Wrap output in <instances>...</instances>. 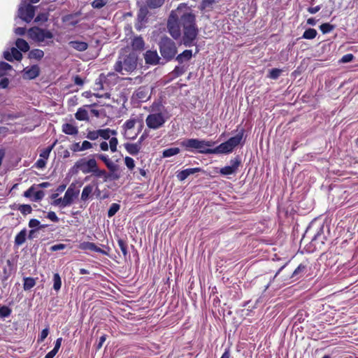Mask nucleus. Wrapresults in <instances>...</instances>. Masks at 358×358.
Returning <instances> with one entry per match:
<instances>
[{"instance_id":"obj_49","label":"nucleus","mask_w":358,"mask_h":358,"mask_svg":"<svg viewBox=\"0 0 358 358\" xmlns=\"http://www.w3.org/2000/svg\"><path fill=\"white\" fill-rule=\"evenodd\" d=\"M99 137H101L104 140H108L110 138L109 134V128L99 129Z\"/></svg>"},{"instance_id":"obj_48","label":"nucleus","mask_w":358,"mask_h":358,"mask_svg":"<svg viewBox=\"0 0 358 358\" xmlns=\"http://www.w3.org/2000/svg\"><path fill=\"white\" fill-rule=\"evenodd\" d=\"M124 163L129 170H133L135 167L134 160L130 157H126L124 158Z\"/></svg>"},{"instance_id":"obj_27","label":"nucleus","mask_w":358,"mask_h":358,"mask_svg":"<svg viewBox=\"0 0 358 358\" xmlns=\"http://www.w3.org/2000/svg\"><path fill=\"white\" fill-rule=\"evenodd\" d=\"M93 192V186L91 185H87L85 186L81 193V200L83 201H87L90 197L92 196Z\"/></svg>"},{"instance_id":"obj_17","label":"nucleus","mask_w":358,"mask_h":358,"mask_svg":"<svg viewBox=\"0 0 358 358\" xmlns=\"http://www.w3.org/2000/svg\"><path fill=\"white\" fill-rule=\"evenodd\" d=\"M148 11L146 8H141L137 14V23L135 27L137 30H141L143 24L147 21Z\"/></svg>"},{"instance_id":"obj_40","label":"nucleus","mask_w":358,"mask_h":358,"mask_svg":"<svg viewBox=\"0 0 358 358\" xmlns=\"http://www.w3.org/2000/svg\"><path fill=\"white\" fill-rule=\"evenodd\" d=\"M120 206L118 203H112L108 210V217H111L115 215L116 213L120 210Z\"/></svg>"},{"instance_id":"obj_2","label":"nucleus","mask_w":358,"mask_h":358,"mask_svg":"<svg viewBox=\"0 0 358 358\" xmlns=\"http://www.w3.org/2000/svg\"><path fill=\"white\" fill-rule=\"evenodd\" d=\"M138 55L135 52L124 51L119 55L113 68L116 72L122 75L123 71L131 73L136 69Z\"/></svg>"},{"instance_id":"obj_1","label":"nucleus","mask_w":358,"mask_h":358,"mask_svg":"<svg viewBox=\"0 0 358 358\" xmlns=\"http://www.w3.org/2000/svg\"><path fill=\"white\" fill-rule=\"evenodd\" d=\"M167 28L171 36L176 40L180 38L182 31V43L187 47L193 45L199 34L196 16L189 8L182 10L178 7L176 10L171 11Z\"/></svg>"},{"instance_id":"obj_29","label":"nucleus","mask_w":358,"mask_h":358,"mask_svg":"<svg viewBox=\"0 0 358 358\" xmlns=\"http://www.w3.org/2000/svg\"><path fill=\"white\" fill-rule=\"evenodd\" d=\"M15 45L17 48L22 52H26L29 50V45L24 39L17 38Z\"/></svg>"},{"instance_id":"obj_45","label":"nucleus","mask_w":358,"mask_h":358,"mask_svg":"<svg viewBox=\"0 0 358 358\" xmlns=\"http://www.w3.org/2000/svg\"><path fill=\"white\" fill-rule=\"evenodd\" d=\"M99 129L88 131L86 137L91 141H95L99 137Z\"/></svg>"},{"instance_id":"obj_47","label":"nucleus","mask_w":358,"mask_h":358,"mask_svg":"<svg viewBox=\"0 0 358 358\" xmlns=\"http://www.w3.org/2000/svg\"><path fill=\"white\" fill-rule=\"evenodd\" d=\"M49 334V329L48 327H46L45 329H43L41 334L38 335L37 342L38 343H42L48 336Z\"/></svg>"},{"instance_id":"obj_44","label":"nucleus","mask_w":358,"mask_h":358,"mask_svg":"<svg viewBox=\"0 0 358 358\" xmlns=\"http://www.w3.org/2000/svg\"><path fill=\"white\" fill-rule=\"evenodd\" d=\"M12 52V57L13 60L15 59L17 61H20L22 59V54L21 53L20 50L15 48H12L10 49Z\"/></svg>"},{"instance_id":"obj_24","label":"nucleus","mask_w":358,"mask_h":358,"mask_svg":"<svg viewBox=\"0 0 358 358\" xmlns=\"http://www.w3.org/2000/svg\"><path fill=\"white\" fill-rule=\"evenodd\" d=\"M192 57V51L191 50H185L176 57V60L182 64L184 62H188Z\"/></svg>"},{"instance_id":"obj_64","label":"nucleus","mask_w":358,"mask_h":358,"mask_svg":"<svg viewBox=\"0 0 358 358\" xmlns=\"http://www.w3.org/2000/svg\"><path fill=\"white\" fill-rule=\"evenodd\" d=\"M25 32H26V28H24V27H17L15 29V33L19 36L24 35Z\"/></svg>"},{"instance_id":"obj_22","label":"nucleus","mask_w":358,"mask_h":358,"mask_svg":"<svg viewBox=\"0 0 358 358\" xmlns=\"http://www.w3.org/2000/svg\"><path fill=\"white\" fill-rule=\"evenodd\" d=\"M126 150L131 155H136L139 153L141 146L138 145V144L135 143H127L124 145Z\"/></svg>"},{"instance_id":"obj_63","label":"nucleus","mask_w":358,"mask_h":358,"mask_svg":"<svg viewBox=\"0 0 358 358\" xmlns=\"http://www.w3.org/2000/svg\"><path fill=\"white\" fill-rule=\"evenodd\" d=\"M9 85V80L7 78H3L0 81V87L1 88H6Z\"/></svg>"},{"instance_id":"obj_59","label":"nucleus","mask_w":358,"mask_h":358,"mask_svg":"<svg viewBox=\"0 0 358 358\" xmlns=\"http://www.w3.org/2000/svg\"><path fill=\"white\" fill-rule=\"evenodd\" d=\"M36 166L38 169H43L46 165V161L43 159H38L36 162Z\"/></svg>"},{"instance_id":"obj_51","label":"nucleus","mask_w":358,"mask_h":358,"mask_svg":"<svg viewBox=\"0 0 358 358\" xmlns=\"http://www.w3.org/2000/svg\"><path fill=\"white\" fill-rule=\"evenodd\" d=\"M66 248V245H65L64 243H59V244H55V245H52L50 248V250L52 251V252H55V251H57V250H64Z\"/></svg>"},{"instance_id":"obj_60","label":"nucleus","mask_w":358,"mask_h":358,"mask_svg":"<svg viewBox=\"0 0 358 358\" xmlns=\"http://www.w3.org/2000/svg\"><path fill=\"white\" fill-rule=\"evenodd\" d=\"M92 148V143L87 141H84L81 145V149L83 150H86L88 149H91Z\"/></svg>"},{"instance_id":"obj_23","label":"nucleus","mask_w":358,"mask_h":358,"mask_svg":"<svg viewBox=\"0 0 358 358\" xmlns=\"http://www.w3.org/2000/svg\"><path fill=\"white\" fill-rule=\"evenodd\" d=\"M117 245L121 250L123 257L127 259L128 257H129V253L128 251V244L126 239L119 238L117 240Z\"/></svg>"},{"instance_id":"obj_36","label":"nucleus","mask_w":358,"mask_h":358,"mask_svg":"<svg viewBox=\"0 0 358 358\" xmlns=\"http://www.w3.org/2000/svg\"><path fill=\"white\" fill-rule=\"evenodd\" d=\"M180 150L179 148H170L168 149H166L163 151V157H170L173 155H178L180 152Z\"/></svg>"},{"instance_id":"obj_56","label":"nucleus","mask_w":358,"mask_h":358,"mask_svg":"<svg viewBox=\"0 0 358 358\" xmlns=\"http://www.w3.org/2000/svg\"><path fill=\"white\" fill-rule=\"evenodd\" d=\"M354 59V56L352 54H346L345 55L343 56V57L341 58V62H343V63H348V62H350L351 61H352Z\"/></svg>"},{"instance_id":"obj_58","label":"nucleus","mask_w":358,"mask_h":358,"mask_svg":"<svg viewBox=\"0 0 358 358\" xmlns=\"http://www.w3.org/2000/svg\"><path fill=\"white\" fill-rule=\"evenodd\" d=\"M48 20V17L46 14L41 13L38 14L36 17L35 18V22H45Z\"/></svg>"},{"instance_id":"obj_4","label":"nucleus","mask_w":358,"mask_h":358,"mask_svg":"<svg viewBox=\"0 0 358 358\" xmlns=\"http://www.w3.org/2000/svg\"><path fill=\"white\" fill-rule=\"evenodd\" d=\"M73 169L80 171L84 174L92 173L96 178H101L106 174V170L100 169L97 162L94 158L87 159L82 158L78 159L74 164Z\"/></svg>"},{"instance_id":"obj_14","label":"nucleus","mask_w":358,"mask_h":358,"mask_svg":"<svg viewBox=\"0 0 358 358\" xmlns=\"http://www.w3.org/2000/svg\"><path fill=\"white\" fill-rule=\"evenodd\" d=\"M80 191L76 188V185L72 183L68 187L64 196V202L66 206H71L73 200L78 196Z\"/></svg>"},{"instance_id":"obj_6","label":"nucleus","mask_w":358,"mask_h":358,"mask_svg":"<svg viewBox=\"0 0 358 358\" xmlns=\"http://www.w3.org/2000/svg\"><path fill=\"white\" fill-rule=\"evenodd\" d=\"M159 48L162 57L166 61L171 60L177 54L175 42L168 37H164L160 40Z\"/></svg>"},{"instance_id":"obj_54","label":"nucleus","mask_w":358,"mask_h":358,"mask_svg":"<svg viewBox=\"0 0 358 358\" xmlns=\"http://www.w3.org/2000/svg\"><path fill=\"white\" fill-rule=\"evenodd\" d=\"M29 227L33 229V228H35V227H38L39 229V226H40V221L37 219H31L29 222Z\"/></svg>"},{"instance_id":"obj_15","label":"nucleus","mask_w":358,"mask_h":358,"mask_svg":"<svg viewBox=\"0 0 358 358\" xmlns=\"http://www.w3.org/2000/svg\"><path fill=\"white\" fill-rule=\"evenodd\" d=\"M19 17L26 22H30L35 15V8L29 4L24 8H20L18 10Z\"/></svg>"},{"instance_id":"obj_52","label":"nucleus","mask_w":358,"mask_h":358,"mask_svg":"<svg viewBox=\"0 0 358 358\" xmlns=\"http://www.w3.org/2000/svg\"><path fill=\"white\" fill-rule=\"evenodd\" d=\"M64 198L56 199L52 201V205L55 206H59L60 208L66 207V205L64 204Z\"/></svg>"},{"instance_id":"obj_10","label":"nucleus","mask_w":358,"mask_h":358,"mask_svg":"<svg viewBox=\"0 0 358 358\" xmlns=\"http://www.w3.org/2000/svg\"><path fill=\"white\" fill-rule=\"evenodd\" d=\"M165 122L166 119L162 113H151L145 119L148 127L152 129L160 128Z\"/></svg>"},{"instance_id":"obj_9","label":"nucleus","mask_w":358,"mask_h":358,"mask_svg":"<svg viewBox=\"0 0 358 358\" xmlns=\"http://www.w3.org/2000/svg\"><path fill=\"white\" fill-rule=\"evenodd\" d=\"M28 34L29 38L38 42H43L46 38L51 39L53 38V34L50 31L38 27L30 28L28 30Z\"/></svg>"},{"instance_id":"obj_26","label":"nucleus","mask_w":358,"mask_h":358,"mask_svg":"<svg viewBox=\"0 0 358 358\" xmlns=\"http://www.w3.org/2000/svg\"><path fill=\"white\" fill-rule=\"evenodd\" d=\"M27 229H23L15 237V245L17 246L22 245L26 241Z\"/></svg>"},{"instance_id":"obj_3","label":"nucleus","mask_w":358,"mask_h":358,"mask_svg":"<svg viewBox=\"0 0 358 358\" xmlns=\"http://www.w3.org/2000/svg\"><path fill=\"white\" fill-rule=\"evenodd\" d=\"M179 144L184 150L187 152L196 151L201 154H214V148H209L215 144L211 141L185 138L181 141Z\"/></svg>"},{"instance_id":"obj_37","label":"nucleus","mask_w":358,"mask_h":358,"mask_svg":"<svg viewBox=\"0 0 358 358\" xmlns=\"http://www.w3.org/2000/svg\"><path fill=\"white\" fill-rule=\"evenodd\" d=\"M55 144H56V142H55L52 145H51L44 148L43 150H41V152L40 153V157L46 161V159H48V157L50 156V153L52 151L54 146L55 145Z\"/></svg>"},{"instance_id":"obj_18","label":"nucleus","mask_w":358,"mask_h":358,"mask_svg":"<svg viewBox=\"0 0 358 358\" xmlns=\"http://www.w3.org/2000/svg\"><path fill=\"white\" fill-rule=\"evenodd\" d=\"M26 78L32 80L38 77L40 74V68L38 65L34 64L30 67H27L24 70Z\"/></svg>"},{"instance_id":"obj_42","label":"nucleus","mask_w":358,"mask_h":358,"mask_svg":"<svg viewBox=\"0 0 358 358\" xmlns=\"http://www.w3.org/2000/svg\"><path fill=\"white\" fill-rule=\"evenodd\" d=\"M334 29V26L329 23H323L320 26V29L322 34L331 32Z\"/></svg>"},{"instance_id":"obj_7","label":"nucleus","mask_w":358,"mask_h":358,"mask_svg":"<svg viewBox=\"0 0 358 358\" xmlns=\"http://www.w3.org/2000/svg\"><path fill=\"white\" fill-rule=\"evenodd\" d=\"M310 269V264L308 259L303 261L292 273L291 275L282 277V281H287L292 279L293 281L299 280V278L304 276Z\"/></svg>"},{"instance_id":"obj_31","label":"nucleus","mask_w":358,"mask_h":358,"mask_svg":"<svg viewBox=\"0 0 358 358\" xmlns=\"http://www.w3.org/2000/svg\"><path fill=\"white\" fill-rule=\"evenodd\" d=\"M11 208L17 209L23 215H27L32 212V208L29 204H20L18 205L17 208H15L13 206H11Z\"/></svg>"},{"instance_id":"obj_61","label":"nucleus","mask_w":358,"mask_h":358,"mask_svg":"<svg viewBox=\"0 0 358 358\" xmlns=\"http://www.w3.org/2000/svg\"><path fill=\"white\" fill-rule=\"evenodd\" d=\"M96 156L99 159L101 160L105 164V165L106 164V163L110 161V159L108 157L107 155L103 154H98Z\"/></svg>"},{"instance_id":"obj_39","label":"nucleus","mask_w":358,"mask_h":358,"mask_svg":"<svg viewBox=\"0 0 358 358\" xmlns=\"http://www.w3.org/2000/svg\"><path fill=\"white\" fill-rule=\"evenodd\" d=\"M53 288L55 290L58 291L60 289L62 286V280L59 273H55L53 275Z\"/></svg>"},{"instance_id":"obj_50","label":"nucleus","mask_w":358,"mask_h":358,"mask_svg":"<svg viewBox=\"0 0 358 358\" xmlns=\"http://www.w3.org/2000/svg\"><path fill=\"white\" fill-rule=\"evenodd\" d=\"M44 196H45L44 192L43 190H38V191H36V192H34V197H33V199H31V200L34 201H41V199H43Z\"/></svg>"},{"instance_id":"obj_41","label":"nucleus","mask_w":358,"mask_h":358,"mask_svg":"<svg viewBox=\"0 0 358 358\" xmlns=\"http://www.w3.org/2000/svg\"><path fill=\"white\" fill-rule=\"evenodd\" d=\"M11 313L12 310L9 307L6 306H0V317H8L10 315Z\"/></svg>"},{"instance_id":"obj_32","label":"nucleus","mask_w":358,"mask_h":358,"mask_svg":"<svg viewBox=\"0 0 358 358\" xmlns=\"http://www.w3.org/2000/svg\"><path fill=\"white\" fill-rule=\"evenodd\" d=\"M75 117L80 121L88 120V113L85 109L79 108L75 114Z\"/></svg>"},{"instance_id":"obj_20","label":"nucleus","mask_w":358,"mask_h":358,"mask_svg":"<svg viewBox=\"0 0 358 358\" xmlns=\"http://www.w3.org/2000/svg\"><path fill=\"white\" fill-rule=\"evenodd\" d=\"M131 45L133 52L141 51L144 49L145 42L141 36H136L133 38Z\"/></svg>"},{"instance_id":"obj_28","label":"nucleus","mask_w":358,"mask_h":358,"mask_svg":"<svg viewBox=\"0 0 358 358\" xmlns=\"http://www.w3.org/2000/svg\"><path fill=\"white\" fill-rule=\"evenodd\" d=\"M36 279L31 277L24 278L23 289L25 291L30 290L36 285Z\"/></svg>"},{"instance_id":"obj_34","label":"nucleus","mask_w":358,"mask_h":358,"mask_svg":"<svg viewBox=\"0 0 358 358\" xmlns=\"http://www.w3.org/2000/svg\"><path fill=\"white\" fill-rule=\"evenodd\" d=\"M186 70L187 67L185 66H176L171 73V75L173 78H176L182 76L186 71Z\"/></svg>"},{"instance_id":"obj_43","label":"nucleus","mask_w":358,"mask_h":358,"mask_svg":"<svg viewBox=\"0 0 358 358\" xmlns=\"http://www.w3.org/2000/svg\"><path fill=\"white\" fill-rule=\"evenodd\" d=\"M281 73H282L281 69H276V68L272 69L269 71V74H268V77L270 78L271 79L276 80L280 77Z\"/></svg>"},{"instance_id":"obj_33","label":"nucleus","mask_w":358,"mask_h":358,"mask_svg":"<svg viewBox=\"0 0 358 358\" xmlns=\"http://www.w3.org/2000/svg\"><path fill=\"white\" fill-rule=\"evenodd\" d=\"M165 0H145L146 6L150 9H155L161 7Z\"/></svg>"},{"instance_id":"obj_12","label":"nucleus","mask_w":358,"mask_h":358,"mask_svg":"<svg viewBox=\"0 0 358 358\" xmlns=\"http://www.w3.org/2000/svg\"><path fill=\"white\" fill-rule=\"evenodd\" d=\"M103 248L107 249V250H103L96 245L95 243L88 241H84L83 243H80L78 245V248L82 250H90L99 253H101L102 255H109L108 251L110 250V248L108 246H106L104 245H102Z\"/></svg>"},{"instance_id":"obj_16","label":"nucleus","mask_w":358,"mask_h":358,"mask_svg":"<svg viewBox=\"0 0 358 358\" xmlns=\"http://www.w3.org/2000/svg\"><path fill=\"white\" fill-rule=\"evenodd\" d=\"M146 64L156 65L159 63L160 57L156 50H148L144 55Z\"/></svg>"},{"instance_id":"obj_62","label":"nucleus","mask_w":358,"mask_h":358,"mask_svg":"<svg viewBox=\"0 0 358 358\" xmlns=\"http://www.w3.org/2000/svg\"><path fill=\"white\" fill-rule=\"evenodd\" d=\"M71 150L73 152L83 151V150L81 149V145H80V143H73L71 147Z\"/></svg>"},{"instance_id":"obj_35","label":"nucleus","mask_w":358,"mask_h":358,"mask_svg":"<svg viewBox=\"0 0 358 358\" xmlns=\"http://www.w3.org/2000/svg\"><path fill=\"white\" fill-rule=\"evenodd\" d=\"M317 34V32L316 29H313V28H309L303 32L302 38H305V39L311 40V39L315 38L316 37Z\"/></svg>"},{"instance_id":"obj_13","label":"nucleus","mask_w":358,"mask_h":358,"mask_svg":"<svg viewBox=\"0 0 358 358\" xmlns=\"http://www.w3.org/2000/svg\"><path fill=\"white\" fill-rule=\"evenodd\" d=\"M230 164V166H224L220 169V173L221 175L228 176L235 173L238 169L240 165L241 164V159L240 157L237 156L234 159H231Z\"/></svg>"},{"instance_id":"obj_8","label":"nucleus","mask_w":358,"mask_h":358,"mask_svg":"<svg viewBox=\"0 0 358 358\" xmlns=\"http://www.w3.org/2000/svg\"><path fill=\"white\" fill-rule=\"evenodd\" d=\"M137 122V120L135 118H131L127 120L122 126V134L124 138L134 140L135 139L140 131H141V128L143 125L141 124V128L138 129L137 132L133 131V129L134 128Z\"/></svg>"},{"instance_id":"obj_55","label":"nucleus","mask_w":358,"mask_h":358,"mask_svg":"<svg viewBox=\"0 0 358 358\" xmlns=\"http://www.w3.org/2000/svg\"><path fill=\"white\" fill-rule=\"evenodd\" d=\"M35 185L31 186L27 190L24 192V196L27 198H31L32 194H34Z\"/></svg>"},{"instance_id":"obj_11","label":"nucleus","mask_w":358,"mask_h":358,"mask_svg":"<svg viewBox=\"0 0 358 358\" xmlns=\"http://www.w3.org/2000/svg\"><path fill=\"white\" fill-rule=\"evenodd\" d=\"M106 166L108 169L110 173H107L106 171V174L104 176H101V178H103V181L117 180L120 178V174L117 173L119 166L113 163L111 160L106 163Z\"/></svg>"},{"instance_id":"obj_57","label":"nucleus","mask_w":358,"mask_h":358,"mask_svg":"<svg viewBox=\"0 0 358 358\" xmlns=\"http://www.w3.org/2000/svg\"><path fill=\"white\" fill-rule=\"evenodd\" d=\"M12 66L7 62H0V70L1 71H8L11 69Z\"/></svg>"},{"instance_id":"obj_5","label":"nucleus","mask_w":358,"mask_h":358,"mask_svg":"<svg viewBox=\"0 0 358 358\" xmlns=\"http://www.w3.org/2000/svg\"><path fill=\"white\" fill-rule=\"evenodd\" d=\"M245 130L242 129L235 136L229 138L214 148V154H227L231 152L238 145L243 138Z\"/></svg>"},{"instance_id":"obj_21","label":"nucleus","mask_w":358,"mask_h":358,"mask_svg":"<svg viewBox=\"0 0 358 358\" xmlns=\"http://www.w3.org/2000/svg\"><path fill=\"white\" fill-rule=\"evenodd\" d=\"M69 45L73 49L83 52L86 50L88 48V44L84 41H71L69 43Z\"/></svg>"},{"instance_id":"obj_25","label":"nucleus","mask_w":358,"mask_h":358,"mask_svg":"<svg viewBox=\"0 0 358 358\" xmlns=\"http://www.w3.org/2000/svg\"><path fill=\"white\" fill-rule=\"evenodd\" d=\"M62 131L68 135H76L78 133V129L72 124L65 123L62 125Z\"/></svg>"},{"instance_id":"obj_38","label":"nucleus","mask_w":358,"mask_h":358,"mask_svg":"<svg viewBox=\"0 0 358 358\" xmlns=\"http://www.w3.org/2000/svg\"><path fill=\"white\" fill-rule=\"evenodd\" d=\"M108 3V0H94L92 3V7L96 9H101Z\"/></svg>"},{"instance_id":"obj_19","label":"nucleus","mask_w":358,"mask_h":358,"mask_svg":"<svg viewBox=\"0 0 358 358\" xmlns=\"http://www.w3.org/2000/svg\"><path fill=\"white\" fill-rule=\"evenodd\" d=\"M201 171H202V169L200 167L186 169L179 172L177 174V178L180 181H183L189 176L194 174L196 173H199Z\"/></svg>"},{"instance_id":"obj_30","label":"nucleus","mask_w":358,"mask_h":358,"mask_svg":"<svg viewBox=\"0 0 358 358\" xmlns=\"http://www.w3.org/2000/svg\"><path fill=\"white\" fill-rule=\"evenodd\" d=\"M44 56V52L41 49H33L29 51L28 57L29 59L41 60Z\"/></svg>"},{"instance_id":"obj_53","label":"nucleus","mask_w":358,"mask_h":358,"mask_svg":"<svg viewBox=\"0 0 358 358\" xmlns=\"http://www.w3.org/2000/svg\"><path fill=\"white\" fill-rule=\"evenodd\" d=\"M46 217L54 222H58L59 218L54 211H50L48 213Z\"/></svg>"},{"instance_id":"obj_46","label":"nucleus","mask_w":358,"mask_h":358,"mask_svg":"<svg viewBox=\"0 0 358 358\" xmlns=\"http://www.w3.org/2000/svg\"><path fill=\"white\" fill-rule=\"evenodd\" d=\"M118 144V140L116 137H112L109 140V148L112 152L117 151V145Z\"/></svg>"}]
</instances>
